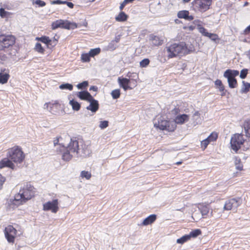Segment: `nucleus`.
Listing matches in <instances>:
<instances>
[{
    "label": "nucleus",
    "instance_id": "38",
    "mask_svg": "<svg viewBox=\"0 0 250 250\" xmlns=\"http://www.w3.org/2000/svg\"><path fill=\"white\" fill-rule=\"evenodd\" d=\"M193 120H194V122L196 124L200 123L201 121V119L200 118V113L199 111H196L193 115Z\"/></svg>",
    "mask_w": 250,
    "mask_h": 250
},
{
    "label": "nucleus",
    "instance_id": "39",
    "mask_svg": "<svg viewBox=\"0 0 250 250\" xmlns=\"http://www.w3.org/2000/svg\"><path fill=\"white\" fill-rule=\"evenodd\" d=\"M218 137V135L216 133L212 132L211 133L207 139L210 142H214L215 141Z\"/></svg>",
    "mask_w": 250,
    "mask_h": 250
},
{
    "label": "nucleus",
    "instance_id": "41",
    "mask_svg": "<svg viewBox=\"0 0 250 250\" xmlns=\"http://www.w3.org/2000/svg\"><path fill=\"white\" fill-rule=\"evenodd\" d=\"M91 56L89 55V53H84L81 55V59L83 62H89Z\"/></svg>",
    "mask_w": 250,
    "mask_h": 250
},
{
    "label": "nucleus",
    "instance_id": "57",
    "mask_svg": "<svg viewBox=\"0 0 250 250\" xmlns=\"http://www.w3.org/2000/svg\"><path fill=\"white\" fill-rule=\"evenodd\" d=\"M61 0H55L51 1V4H62Z\"/></svg>",
    "mask_w": 250,
    "mask_h": 250
},
{
    "label": "nucleus",
    "instance_id": "6",
    "mask_svg": "<svg viewBox=\"0 0 250 250\" xmlns=\"http://www.w3.org/2000/svg\"><path fill=\"white\" fill-rule=\"evenodd\" d=\"M244 142L245 140L242 133L234 135L231 137L230 142L231 149L237 153Z\"/></svg>",
    "mask_w": 250,
    "mask_h": 250
},
{
    "label": "nucleus",
    "instance_id": "51",
    "mask_svg": "<svg viewBox=\"0 0 250 250\" xmlns=\"http://www.w3.org/2000/svg\"><path fill=\"white\" fill-rule=\"evenodd\" d=\"M59 138L60 137H57L53 141V143H54V146H56V145H58L59 146V148H57V151L59 150L60 148V146H59V144H58V143L59 142ZM60 146H61L60 144Z\"/></svg>",
    "mask_w": 250,
    "mask_h": 250
},
{
    "label": "nucleus",
    "instance_id": "40",
    "mask_svg": "<svg viewBox=\"0 0 250 250\" xmlns=\"http://www.w3.org/2000/svg\"><path fill=\"white\" fill-rule=\"evenodd\" d=\"M35 49L36 51L40 53H43L44 51V49L42 47L40 43H36L35 47Z\"/></svg>",
    "mask_w": 250,
    "mask_h": 250
},
{
    "label": "nucleus",
    "instance_id": "42",
    "mask_svg": "<svg viewBox=\"0 0 250 250\" xmlns=\"http://www.w3.org/2000/svg\"><path fill=\"white\" fill-rule=\"evenodd\" d=\"M150 61L148 59H144L140 62V66L141 67H146L149 63Z\"/></svg>",
    "mask_w": 250,
    "mask_h": 250
},
{
    "label": "nucleus",
    "instance_id": "24",
    "mask_svg": "<svg viewBox=\"0 0 250 250\" xmlns=\"http://www.w3.org/2000/svg\"><path fill=\"white\" fill-rule=\"evenodd\" d=\"M5 70V69L1 70L0 73V83L1 84L6 83L10 77V75L8 73L4 72Z\"/></svg>",
    "mask_w": 250,
    "mask_h": 250
},
{
    "label": "nucleus",
    "instance_id": "59",
    "mask_svg": "<svg viewBox=\"0 0 250 250\" xmlns=\"http://www.w3.org/2000/svg\"><path fill=\"white\" fill-rule=\"evenodd\" d=\"M215 84L216 85V86H221V85H222V81L220 80H216L215 81Z\"/></svg>",
    "mask_w": 250,
    "mask_h": 250
},
{
    "label": "nucleus",
    "instance_id": "32",
    "mask_svg": "<svg viewBox=\"0 0 250 250\" xmlns=\"http://www.w3.org/2000/svg\"><path fill=\"white\" fill-rule=\"evenodd\" d=\"M111 95L113 99L119 98L121 95L120 90L119 89H116L112 90L111 92Z\"/></svg>",
    "mask_w": 250,
    "mask_h": 250
},
{
    "label": "nucleus",
    "instance_id": "52",
    "mask_svg": "<svg viewBox=\"0 0 250 250\" xmlns=\"http://www.w3.org/2000/svg\"><path fill=\"white\" fill-rule=\"evenodd\" d=\"M218 88L219 89V91L222 92L221 96H224L225 95V88L224 86L222 84L220 86H218Z\"/></svg>",
    "mask_w": 250,
    "mask_h": 250
},
{
    "label": "nucleus",
    "instance_id": "47",
    "mask_svg": "<svg viewBox=\"0 0 250 250\" xmlns=\"http://www.w3.org/2000/svg\"><path fill=\"white\" fill-rule=\"evenodd\" d=\"M117 47L116 44L115 43V41H111L110 43H109L107 48L109 50H114L116 49Z\"/></svg>",
    "mask_w": 250,
    "mask_h": 250
},
{
    "label": "nucleus",
    "instance_id": "37",
    "mask_svg": "<svg viewBox=\"0 0 250 250\" xmlns=\"http://www.w3.org/2000/svg\"><path fill=\"white\" fill-rule=\"evenodd\" d=\"M58 104V103L55 102L54 103H45L44 104V108L48 109L50 111H52V108L54 106H57Z\"/></svg>",
    "mask_w": 250,
    "mask_h": 250
},
{
    "label": "nucleus",
    "instance_id": "58",
    "mask_svg": "<svg viewBox=\"0 0 250 250\" xmlns=\"http://www.w3.org/2000/svg\"><path fill=\"white\" fill-rule=\"evenodd\" d=\"M6 13V12L4 10V9H3V8L0 9V15L2 17H3L5 16Z\"/></svg>",
    "mask_w": 250,
    "mask_h": 250
},
{
    "label": "nucleus",
    "instance_id": "50",
    "mask_svg": "<svg viewBox=\"0 0 250 250\" xmlns=\"http://www.w3.org/2000/svg\"><path fill=\"white\" fill-rule=\"evenodd\" d=\"M209 143L210 142L206 138L201 142V146L204 149H205Z\"/></svg>",
    "mask_w": 250,
    "mask_h": 250
},
{
    "label": "nucleus",
    "instance_id": "4",
    "mask_svg": "<svg viewBox=\"0 0 250 250\" xmlns=\"http://www.w3.org/2000/svg\"><path fill=\"white\" fill-rule=\"evenodd\" d=\"M7 157L14 163L21 164L24 159L25 156L21 147L15 146L8 149Z\"/></svg>",
    "mask_w": 250,
    "mask_h": 250
},
{
    "label": "nucleus",
    "instance_id": "1",
    "mask_svg": "<svg viewBox=\"0 0 250 250\" xmlns=\"http://www.w3.org/2000/svg\"><path fill=\"white\" fill-rule=\"evenodd\" d=\"M58 152L62 154V159L65 161H70L73 156H78L80 153V147L78 141L76 138H72L66 147L60 146Z\"/></svg>",
    "mask_w": 250,
    "mask_h": 250
},
{
    "label": "nucleus",
    "instance_id": "8",
    "mask_svg": "<svg viewBox=\"0 0 250 250\" xmlns=\"http://www.w3.org/2000/svg\"><path fill=\"white\" fill-rule=\"evenodd\" d=\"M75 23H71L67 20H59L55 21L52 23V29H56L58 28L70 29L76 27Z\"/></svg>",
    "mask_w": 250,
    "mask_h": 250
},
{
    "label": "nucleus",
    "instance_id": "5",
    "mask_svg": "<svg viewBox=\"0 0 250 250\" xmlns=\"http://www.w3.org/2000/svg\"><path fill=\"white\" fill-rule=\"evenodd\" d=\"M239 71L236 70L227 69L224 73L223 76L227 79L229 86L230 88H234L237 85L235 77L239 75Z\"/></svg>",
    "mask_w": 250,
    "mask_h": 250
},
{
    "label": "nucleus",
    "instance_id": "26",
    "mask_svg": "<svg viewBox=\"0 0 250 250\" xmlns=\"http://www.w3.org/2000/svg\"><path fill=\"white\" fill-rule=\"evenodd\" d=\"M234 164L235 166L236 169L239 170H242L243 166L241 162V159L239 157L237 156H235L234 158Z\"/></svg>",
    "mask_w": 250,
    "mask_h": 250
},
{
    "label": "nucleus",
    "instance_id": "2",
    "mask_svg": "<svg viewBox=\"0 0 250 250\" xmlns=\"http://www.w3.org/2000/svg\"><path fill=\"white\" fill-rule=\"evenodd\" d=\"M35 194V188L29 183L24 184L18 193L14 196L13 204L17 206L22 204L30 200Z\"/></svg>",
    "mask_w": 250,
    "mask_h": 250
},
{
    "label": "nucleus",
    "instance_id": "3",
    "mask_svg": "<svg viewBox=\"0 0 250 250\" xmlns=\"http://www.w3.org/2000/svg\"><path fill=\"white\" fill-rule=\"evenodd\" d=\"M165 51L167 52V57L169 59L174 58L179 54H187L189 52L184 42L171 44L166 47Z\"/></svg>",
    "mask_w": 250,
    "mask_h": 250
},
{
    "label": "nucleus",
    "instance_id": "25",
    "mask_svg": "<svg viewBox=\"0 0 250 250\" xmlns=\"http://www.w3.org/2000/svg\"><path fill=\"white\" fill-rule=\"evenodd\" d=\"M150 39L152 41V43L155 46L160 45L163 42V40H161L158 36H151Z\"/></svg>",
    "mask_w": 250,
    "mask_h": 250
},
{
    "label": "nucleus",
    "instance_id": "22",
    "mask_svg": "<svg viewBox=\"0 0 250 250\" xmlns=\"http://www.w3.org/2000/svg\"><path fill=\"white\" fill-rule=\"evenodd\" d=\"M243 128L244 129L246 136L250 138V118L244 121Z\"/></svg>",
    "mask_w": 250,
    "mask_h": 250
},
{
    "label": "nucleus",
    "instance_id": "28",
    "mask_svg": "<svg viewBox=\"0 0 250 250\" xmlns=\"http://www.w3.org/2000/svg\"><path fill=\"white\" fill-rule=\"evenodd\" d=\"M69 104L71 105L74 110L78 111L81 108L80 104L73 99L69 101Z\"/></svg>",
    "mask_w": 250,
    "mask_h": 250
},
{
    "label": "nucleus",
    "instance_id": "55",
    "mask_svg": "<svg viewBox=\"0 0 250 250\" xmlns=\"http://www.w3.org/2000/svg\"><path fill=\"white\" fill-rule=\"evenodd\" d=\"M193 23L195 25H196L197 26V28H199V26H202L201 25V21L199 20H196L193 21Z\"/></svg>",
    "mask_w": 250,
    "mask_h": 250
},
{
    "label": "nucleus",
    "instance_id": "31",
    "mask_svg": "<svg viewBox=\"0 0 250 250\" xmlns=\"http://www.w3.org/2000/svg\"><path fill=\"white\" fill-rule=\"evenodd\" d=\"M101 49L100 48H95L93 49H91L89 51V55L91 56V57H94L95 56L97 55L100 53Z\"/></svg>",
    "mask_w": 250,
    "mask_h": 250
},
{
    "label": "nucleus",
    "instance_id": "56",
    "mask_svg": "<svg viewBox=\"0 0 250 250\" xmlns=\"http://www.w3.org/2000/svg\"><path fill=\"white\" fill-rule=\"evenodd\" d=\"M5 178L4 177L2 176V175L1 174H0V185H1L2 186L3 183L5 182Z\"/></svg>",
    "mask_w": 250,
    "mask_h": 250
},
{
    "label": "nucleus",
    "instance_id": "48",
    "mask_svg": "<svg viewBox=\"0 0 250 250\" xmlns=\"http://www.w3.org/2000/svg\"><path fill=\"white\" fill-rule=\"evenodd\" d=\"M206 37H208L210 40L213 41H215L216 40L218 39V36L213 33H208Z\"/></svg>",
    "mask_w": 250,
    "mask_h": 250
},
{
    "label": "nucleus",
    "instance_id": "7",
    "mask_svg": "<svg viewBox=\"0 0 250 250\" xmlns=\"http://www.w3.org/2000/svg\"><path fill=\"white\" fill-rule=\"evenodd\" d=\"M154 126L161 130H166L168 131H172L175 128V125L172 122L164 120L160 118L158 121V123H155Z\"/></svg>",
    "mask_w": 250,
    "mask_h": 250
},
{
    "label": "nucleus",
    "instance_id": "63",
    "mask_svg": "<svg viewBox=\"0 0 250 250\" xmlns=\"http://www.w3.org/2000/svg\"><path fill=\"white\" fill-rule=\"evenodd\" d=\"M97 89V87L96 86H92L90 87V89H89V90H94V91H96Z\"/></svg>",
    "mask_w": 250,
    "mask_h": 250
},
{
    "label": "nucleus",
    "instance_id": "17",
    "mask_svg": "<svg viewBox=\"0 0 250 250\" xmlns=\"http://www.w3.org/2000/svg\"><path fill=\"white\" fill-rule=\"evenodd\" d=\"M37 39H38L41 42L46 44L48 47H49L50 45L51 46H55L57 42L56 40L54 39L52 40L50 39V38L46 36H42L40 38H37Z\"/></svg>",
    "mask_w": 250,
    "mask_h": 250
},
{
    "label": "nucleus",
    "instance_id": "29",
    "mask_svg": "<svg viewBox=\"0 0 250 250\" xmlns=\"http://www.w3.org/2000/svg\"><path fill=\"white\" fill-rule=\"evenodd\" d=\"M190 239L189 235H188V234H186L181 238L177 239L176 242L178 244H183Z\"/></svg>",
    "mask_w": 250,
    "mask_h": 250
},
{
    "label": "nucleus",
    "instance_id": "23",
    "mask_svg": "<svg viewBox=\"0 0 250 250\" xmlns=\"http://www.w3.org/2000/svg\"><path fill=\"white\" fill-rule=\"evenodd\" d=\"M188 120V116L187 114H183L178 115L175 119V122L177 124H183Z\"/></svg>",
    "mask_w": 250,
    "mask_h": 250
},
{
    "label": "nucleus",
    "instance_id": "54",
    "mask_svg": "<svg viewBox=\"0 0 250 250\" xmlns=\"http://www.w3.org/2000/svg\"><path fill=\"white\" fill-rule=\"evenodd\" d=\"M7 56L5 54L0 53V60L2 61H5L7 60Z\"/></svg>",
    "mask_w": 250,
    "mask_h": 250
},
{
    "label": "nucleus",
    "instance_id": "30",
    "mask_svg": "<svg viewBox=\"0 0 250 250\" xmlns=\"http://www.w3.org/2000/svg\"><path fill=\"white\" fill-rule=\"evenodd\" d=\"M243 87L241 88V92L246 93L250 90V83H246L245 81L242 82Z\"/></svg>",
    "mask_w": 250,
    "mask_h": 250
},
{
    "label": "nucleus",
    "instance_id": "33",
    "mask_svg": "<svg viewBox=\"0 0 250 250\" xmlns=\"http://www.w3.org/2000/svg\"><path fill=\"white\" fill-rule=\"evenodd\" d=\"M201 233V231L199 229H194L191 231L189 234L188 235L190 236V238L191 237L195 238L199 235Z\"/></svg>",
    "mask_w": 250,
    "mask_h": 250
},
{
    "label": "nucleus",
    "instance_id": "18",
    "mask_svg": "<svg viewBox=\"0 0 250 250\" xmlns=\"http://www.w3.org/2000/svg\"><path fill=\"white\" fill-rule=\"evenodd\" d=\"M81 146L80 153L78 154V156L86 157L89 156L91 153V150L88 145L82 144Z\"/></svg>",
    "mask_w": 250,
    "mask_h": 250
},
{
    "label": "nucleus",
    "instance_id": "15",
    "mask_svg": "<svg viewBox=\"0 0 250 250\" xmlns=\"http://www.w3.org/2000/svg\"><path fill=\"white\" fill-rule=\"evenodd\" d=\"M5 167H9L12 169H14L15 167V165L8 157L3 158L0 161V169Z\"/></svg>",
    "mask_w": 250,
    "mask_h": 250
},
{
    "label": "nucleus",
    "instance_id": "27",
    "mask_svg": "<svg viewBox=\"0 0 250 250\" xmlns=\"http://www.w3.org/2000/svg\"><path fill=\"white\" fill-rule=\"evenodd\" d=\"M127 15L125 12H121L115 19L118 21H125L127 20Z\"/></svg>",
    "mask_w": 250,
    "mask_h": 250
},
{
    "label": "nucleus",
    "instance_id": "13",
    "mask_svg": "<svg viewBox=\"0 0 250 250\" xmlns=\"http://www.w3.org/2000/svg\"><path fill=\"white\" fill-rule=\"evenodd\" d=\"M59 202L57 199L51 201H48L43 204V210L44 211L51 210L53 213H56L59 210Z\"/></svg>",
    "mask_w": 250,
    "mask_h": 250
},
{
    "label": "nucleus",
    "instance_id": "16",
    "mask_svg": "<svg viewBox=\"0 0 250 250\" xmlns=\"http://www.w3.org/2000/svg\"><path fill=\"white\" fill-rule=\"evenodd\" d=\"M90 104L86 107V109L92 112L95 113L99 109V103L97 100L92 97L88 101Z\"/></svg>",
    "mask_w": 250,
    "mask_h": 250
},
{
    "label": "nucleus",
    "instance_id": "64",
    "mask_svg": "<svg viewBox=\"0 0 250 250\" xmlns=\"http://www.w3.org/2000/svg\"><path fill=\"white\" fill-rule=\"evenodd\" d=\"M120 41V37H116L115 39L114 40H113L112 41H115V43H117L119 42Z\"/></svg>",
    "mask_w": 250,
    "mask_h": 250
},
{
    "label": "nucleus",
    "instance_id": "9",
    "mask_svg": "<svg viewBox=\"0 0 250 250\" xmlns=\"http://www.w3.org/2000/svg\"><path fill=\"white\" fill-rule=\"evenodd\" d=\"M15 39L12 35H0V50L8 48L14 44Z\"/></svg>",
    "mask_w": 250,
    "mask_h": 250
},
{
    "label": "nucleus",
    "instance_id": "60",
    "mask_svg": "<svg viewBox=\"0 0 250 250\" xmlns=\"http://www.w3.org/2000/svg\"><path fill=\"white\" fill-rule=\"evenodd\" d=\"M179 111V110L178 108H174L173 110H171V112L172 114L176 115L178 113Z\"/></svg>",
    "mask_w": 250,
    "mask_h": 250
},
{
    "label": "nucleus",
    "instance_id": "10",
    "mask_svg": "<svg viewBox=\"0 0 250 250\" xmlns=\"http://www.w3.org/2000/svg\"><path fill=\"white\" fill-rule=\"evenodd\" d=\"M193 3L199 11L204 12L209 8L211 0H194Z\"/></svg>",
    "mask_w": 250,
    "mask_h": 250
},
{
    "label": "nucleus",
    "instance_id": "46",
    "mask_svg": "<svg viewBox=\"0 0 250 250\" xmlns=\"http://www.w3.org/2000/svg\"><path fill=\"white\" fill-rule=\"evenodd\" d=\"M248 69H246V68L243 69L242 70H241V71L240 72V77L242 79L246 78L247 77V75L248 74Z\"/></svg>",
    "mask_w": 250,
    "mask_h": 250
},
{
    "label": "nucleus",
    "instance_id": "53",
    "mask_svg": "<svg viewBox=\"0 0 250 250\" xmlns=\"http://www.w3.org/2000/svg\"><path fill=\"white\" fill-rule=\"evenodd\" d=\"M250 33V25H249L243 31V34L245 35H248Z\"/></svg>",
    "mask_w": 250,
    "mask_h": 250
},
{
    "label": "nucleus",
    "instance_id": "49",
    "mask_svg": "<svg viewBox=\"0 0 250 250\" xmlns=\"http://www.w3.org/2000/svg\"><path fill=\"white\" fill-rule=\"evenodd\" d=\"M108 125V122L107 121H101L99 125V127L101 129H104L107 127Z\"/></svg>",
    "mask_w": 250,
    "mask_h": 250
},
{
    "label": "nucleus",
    "instance_id": "44",
    "mask_svg": "<svg viewBox=\"0 0 250 250\" xmlns=\"http://www.w3.org/2000/svg\"><path fill=\"white\" fill-rule=\"evenodd\" d=\"M198 30L199 32L202 34V35L204 36H207V35H208V32L207 31V29H205L204 27L202 26H199V28H198Z\"/></svg>",
    "mask_w": 250,
    "mask_h": 250
},
{
    "label": "nucleus",
    "instance_id": "12",
    "mask_svg": "<svg viewBox=\"0 0 250 250\" xmlns=\"http://www.w3.org/2000/svg\"><path fill=\"white\" fill-rule=\"evenodd\" d=\"M17 232V230L13 226L9 225L5 228L4 235L8 242L14 243Z\"/></svg>",
    "mask_w": 250,
    "mask_h": 250
},
{
    "label": "nucleus",
    "instance_id": "43",
    "mask_svg": "<svg viewBox=\"0 0 250 250\" xmlns=\"http://www.w3.org/2000/svg\"><path fill=\"white\" fill-rule=\"evenodd\" d=\"M88 85V83L87 81H83V82L80 83L77 85V87L79 89H83L86 88Z\"/></svg>",
    "mask_w": 250,
    "mask_h": 250
},
{
    "label": "nucleus",
    "instance_id": "21",
    "mask_svg": "<svg viewBox=\"0 0 250 250\" xmlns=\"http://www.w3.org/2000/svg\"><path fill=\"white\" fill-rule=\"evenodd\" d=\"M156 219V215L155 214H151L145 218L143 222L140 224L142 226H147L151 224Z\"/></svg>",
    "mask_w": 250,
    "mask_h": 250
},
{
    "label": "nucleus",
    "instance_id": "11",
    "mask_svg": "<svg viewBox=\"0 0 250 250\" xmlns=\"http://www.w3.org/2000/svg\"><path fill=\"white\" fill-rule=\"evenodd\" d=\"M241 204L240 198H232L227 201L224 206V209L226 210H236Z\"/></svg>",
    "mask_w": 250,
    "mask_h": 250
},
{
    "label": "nucleus",
    "instance_id": "19",
    "mask_svg": "<svg viewBox=\"0 0 250 250\" xmlns=\"http://www.w3.org/2000/svg\"><path fill=\"white\" fill-rule=\"evenodd\" d=\"M189 12L187 10H182L178 12L177 16L180 19H184L188 21L193 20L194 18L193 16L190 15L189 16Z\"/></svg>",
    "mask_w": 250,
    "mask_h": 250
},
{
    "label": "nucleus",
    "instance_id": "34",
    "mask_svg": "<svg viewBox=\"0 0 250 250\" xmlns=\"http://www.w3.org/2000/svg\"><path fill=\"white\" fill-rule=\"evenodd\" d=\"M200 211L202 216L207 215L209 212V208L207 206L202 207L200 208Z\"/></svg>",
    "mask_w": 250,
    "mask_h": 250
},
{
    "label": "nucleus",
    "instance_id": "35",
    "mask_svg": "<svg viewBox=\"0 0 250 250\" xmlns=\"http://www.w3.org/2000/svg\"><path fill=\"white\" fill-rule=\"evenodd\" d=\"M81 177L82 178H85L86 180H89L91 177V174L88 171L83 170L81 172Z\"/></svg>",
    "mask_w": 250,
    "mask_h": 250
},
{
    "label": "nucleus",
    "instance_id": "36",
    "mask_svg": "<svg viewBox=\"0 0 250 250\" xmlns=\"http://www.w3.org/2000/svg\"><path fill=\"white\" fill-rule=\"evenodd\" d=\"M73 87V85L68 83H62L59 86L61 89H68L69 90H72Z\"/></svg>",
    "mask_w": 250,
    "mask_h": 250
},
{
    "label": "nucleus",
    "instance_id": "61",
    "mask_svg": "<svg viewBox=\"0 0 250 250\" xmlns=\"http://www.w3.org/2000/svg\"><path fill=\"white\" fill-rule=\"evenodd\" d=\"M184 29H188L190 31H192L195 29V26L190 25L188 27H184Z\"/></svg>",
    "mask_w": 250,
    "mask_h": 250
},
{
    "label": "nucleus",
    "instance_id": "62",
    "mask_svg": "<svg viewBox=\"0 0 250 250\" xmlns=\"http://www.w3.org/2000/svg\"><path fill=\"white\" fill-rule=\"evenodd\" d=\"M66 5L70 8L74 7V4L71 2H68Z\"/></svg>",
    "mask_w": 250,
    "mask_h": 250
},
{
    "label": "nucleus",
    "instance_id": "20",
    "mask_svg": "<svg viewBox=\"0 0 250 250\" xmlns=\"http://www.w3.org/2000/svg\"><path fill=\"white\" fill-rule=\"evenodd\" d=\"M77 96L81 100L88 101L92 97L91 95L87 91H82L77 93Z\"/></svg>",
    "mask_w": 250,
    "mask_h": 250
},
{
    "label": "nucleus",
    "instance_id": "14",
    "mask_svg": "<svg viewBox=\"0 0 250 250\" xmlns=\"http://www.w3.org/2000/svg\"><path fill=\"white\" fill-rule=\"evenodd\" d=\"M118 82L121 87H122L125 91L127 89H131L132 88L129 86L130 80L126 78L119 77Z\"/></svg>",
    "mask_w": 250,
    "mask_h": 250
},
{
    "label": "nucleus",
    "instance_id": "45",
    "mask_svg": "<svg viewBox=\"0 0 250 250\" xmlns=\"http://www.w3.org/2000/svg\"><path fill=\"white\" fill-rule=\"evenodd\" d=\"M33 3L38 5L39 7H43L46 5V3L42 0H33Z\"/></svg>",
    "mask_w": 250,
    "mask_h": 250
}]
</instances>
